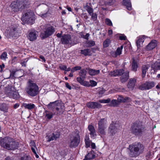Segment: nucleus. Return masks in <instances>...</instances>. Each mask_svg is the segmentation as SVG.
Returning <instances> with one entry per match:
<instances>
[{
  "mask_svg": "<svg viewBox=\"0 0 160 160\" xmlns=\"http://www.w3.org/2000/svg\"><path fill=\"white\" fill-rule=\"evenodd\" d=\"M87 107L90 108H101L102 105L97 102H89L87 103Z\"/></svg>",
  "mask_w": 160,
  "mask_h": 160,
  "instance_id": "nucleus-19",
  "label": "nucleus"
},
{
  "mask_svg": "<svg viewBox=\"0 0 160 160\" xmlns=\"http://www.w3.org/2000/svg\"><path fill=\"white\" fill-rule=\"evenodd\" d=\"M87 73V71L86 70L82 69L79 72V74L80 76L78 78H80L81 79H84L86 77V76Z\"/></svg>",
  "mask_w": 160,
  "mask_h": 160,
  "instance_id": "nucleus-33",
  "label": "nucleus"
},
{
  "mask_svg": "<svg viewBox=\"0 0 160 160\" xmlns=\"http://www.w3.org/2000/svg\"><path fill=\"white\" fill-rule=\"evenodd\" d=\"M0 58L1 59L6 60V59L8 58L7 53L6 52H3L1 55Z\"/></svg>",
  "mask_w": 160,
  "mask_h": 160,
  "instance_id": "nucleus-45",
  "label": "nucleus"
},
{
  "mask_svg": "<svg viewBox=\"0 0 160 160\" xmlns=\"http://www.w3.org/2000/svg\"><path fill=\"white\" fill-rule=\"evenodd\" d=\"M85 157L89 160L94 159L95 157V155L93 153V152H91L88 153Z\"/></svg>",
  "mask_w": 160,
  "mask_h": 160,
  "instance_id": "nucleus-39",
  "label": "nucleus"
},
{
  "mask_svg": "<svg viewBox=\"0 0 160 160\" xmlns=\"http://www.w3.org/2000/svg\"><path fill=\"white\" fill-rule=\"evenodd\" d=\"M136 82V80L135 79H130L128 85V88L132 90L134 87Z\"/></svg>",
  "mask_w": 160,
  "mask_h": 160,
  "instance_id": "nucleus-28",
  "label": "nucleus"
},
{
  "mask_svg": "<svg viewBox=\"0 0 160 160\" xmlns=\"http://www.w3.org/2000/svg\"><path fill=\"white\" fill-rule=\"evenodd\" d=\"M157 45L156 41L152 40L147 46L146 49L147 50H152Z\"/></svg>",
  "mask_w": 160,
  "mask_h": 160,
  "instance_id": "nucleus-23",
  "label": "nucleus"
},
{
  "mask_svg": "<svg viewBox=\"0 0 160 160\" xmlns=\"http://www.w3.org/2000/svg\"><path fill=\"white\" fill-rule=\"evenodd\" d=\"M80 141V136L78 134L74 135L71 139L70 146L71 147H75L78 146Z\"/></svg>",
  "mask_w": 160,
  "mask_h": 160,
  "instance_id": "nucleus-10",
  "label": "nucleus"
},
{
  "mask_svg": "<svg viewBox=\"0 0 160 160\" xmlns=\"http://www.w3.org/2000/svg\"><path fill=\"white\" fill-rule=\"evenodd\" d=\"M59 68L62 70L65 71L67 69V67L65 65H61L59 66Z\"/></svg>",
  "mask_w": 160,
  "mask_h": 160,
  "instance_id": "nucleus-55",
  "label": "nucleus"
},
{
  "mask_svg": "<svg viewBox=\"0 0 160 160\" xmlns=\"http://www.w3.org/2000/svg\"><path fill=\"white\" fill-rule=\"evenodd\" d=\"M119 104V103L118 101L116 100L113 99L110 102V106L113 107H117Z\"/></svg>",
  "mask_w": 160,
  "mask_h": 160,
  "instance_id": "nucleus-42",
  "label": "nucleus"
},
{
  "mask_svg": "<svg viewBox=\"0 0 160 160\" xmlns=\"http://www.w3.org/2000/svg\"><path fill=\"white\" fill-rule=\"evenodd\" d=\"M61 42L63 44L73 45L74 44V41L73 38L68 34L63 36L61 39Z\"/></svg>",
  "mask_w": 160,
  "mask_h": 160,
  "instance_id": "nucleus-9",
  "label": "nucleus"
},
{
  "mask_svg": "<svg viewBox=\"0 0 160 160\" xmlns=\"http://www.w3.org/2000/svg\"><path fill=\"white\" fill-rule=\"evenodd\" d=\"M109 75L111 76L116 77L122 75L121 80L122 82H126L129 78V72L126 71L124 72L123 69L117 70L110 72Z\"/></svg>",
  "mask_w": 160,
  "mask_h": 160,
  "instance_id": "nucleus-4",
  "label": "nucleus"
},
{
  "mask_svg": "<svg viewBox=\"0 0 160 160\" xmlns=\"http://www.w3.org/2000/svg\"><path fill=\"white\" fill-rule=\"evenodd\" d=\"M17 1L22 11L27 8L30 3L29 0H17Z\"/></svg>",
  "mask_w": 160,
  "mask_h": 160,
  "instance_id": "nucleus-13",
  "label": "nucleus"
},
{
  "mask_svg": "<svg viewBox=\"0 0 160 160\" xmlns=\"http://www.w3.org/2000/svg\"><path fill=\"white\" fill-rule=\"evenodd\" d=\"M155 86L153 82H147L139 86V88L141 90H148L151 88Z\"/></svg>",
  "mask_w": 160,
  "mask_h": 160,
  "instance_id": "nucleus-16",
  "label": "nucleus"
},
{
  "mask_svg": "<svg viewBox=\"0 0 160 160\" xmlns=\"http://www.w3.org/2000/svg\"><path fill=\"white\" fill-rule=\"evenodd\" d=\"M39 58H40L42 59V61H43L44 62H45L46 60H45V58H44V57H43L42 56H40L39 57Z\"/></svg>",
  "mask_w": 160,
  "mask_h": 160,
  "instance_id": "nucleus-61",
  "label": "nucleus"
},
{
  "mask_svg": "<svg viewBox=\"0 0 160 160\" xmlns=\"http://www.w3.org/2000/svg\"><path fill=\"white\" fill-rule=\"evenodd\" d=\"M60 135L59 133L57 132L48 134L46 136L47 141L48 142H50L52 141L56 140L59 137Z\"/></svg>",
  "mask_w": 160,
  "mask_h": 160,
  "instance_id": "nucleus-15",
  "label": "nucleus"
},
{
  "mask_svg": "<svg viewBox=\"0 0 160 160\" xmlns=\"http://www.w3.org/2000/svg\"><path fill=\"white\" fill-rule=\"evenodd\" d=\"M21 160H31V159L29 157L25 155L21 158Z\"/></svg>",
  "mask_w": 160,
  "mask_h": 160,
  "instance_id": "nucleus-52",
  "label": "nucleus"
},
{
  "mask_svg": "<svg viewBox=\"0 0 160 160\" xmlns=\"http://www.w3.org/2000/svg\"><path fill=\"white\" fill-rule=\"evenodd\" d=\"M65 86L69 90H71L72 89L71 87L68 82H67L65 83Z\"/></svg>",
  "mask_w": 160,
  "mask_h": 160,
  "instance_id": "nucleus-56",
  "label": "nucleus"
},
{
  "mask_svg": "<svg viewBox=\"0 0 160 160\" xmlns=\"http://www.w3.org/2000/svg\"><path fill=\"white\" fill-rule=\"evenodd\" d=\"M144 148L143 145L139 142H136L129 145L130 156L135 157L139 156L143 152Z\"/></svg>",
  "mask_w": 160,
  "mask_h": 160,
  "instance_id": "nucleus-3",
  "label": "nucleus"
},
{
  "mask_svg": "<svg viewBox=\"0 0 160 160\" xmlns=\"http://www.w3.org/2000/svg\"><path fill=\"white\" fill-rule=\"evenodd\" d=\"M88 73L91 76H95L98 74L100 72L99 70H95L94 69H88Z\"/></svg>",
  "mask_w": 160,
  "mask_h": 160,
  "instance_id": "nucleus-32",
  "label": "nucleus"
},
{
  "mask_svg": "<svg viewBox=\"0 0 160 160\" xmlns=\"http://www.w3.org/2000/svg\"><path fill=\"white\" fill-rule=\"evenodd\" d=\"M8 108V107L5 104H2V106L0 108V110L4 112H7Z\"/></svg>",
  "mask_w": 160,
  "mask_h": 160,
  "instance_id": "nucleus-43",
  "label": "nucleus"
},
{
  "mask_svg": "<svg viewBox=\"0 0 160 160\" xmlns=\"http://www.w3.org/2000/svg\"><path fill=\"white\" fill-rule=\"evenodd\" d=\"M119 102H130L131 101V99L128 97L124 98L121 96H119L117 99Z\"/></svg>",
  "mask_w": 160,
  "mask_h": 160,
  "instance_id": "nucleus-25",
  "label": "nucleus"
},
{
  "mask_svg": "<svg viewBox=\"0 0 160 160\" xmlns=\"http://www.w3.org/2000/svg\"><path fill=\"white\" fill-rule=\"evenodd\" d=\"M138 67L137 61L134 58H133L132 64V70L134 72L136 71Z\"/></svg>",
  "mask_w": 160,
  "mask_h": 160,
  "instance_id": "nucleus-35",
  "label": "nucleus"
},
{
  "mask_svg": "<svg viewBox=\"0 0 160 160\" xmlns=\"http://www.w3.org/2000/svg\"><path fill=\"white\" fill-rule=\"evenodd\" d=\"M34 13L31 10L26 12L22 16L21 19L23 22L30 24H32L34 22Z\"/></svg>",
  "mask_w": 160,
  "mask_h": 160,
  "instance_id": "nucleus-5",
  "label": "nucleus"
},
{
  "mask_svg": "<svg viewBox=\"0 0 160 160\" xmlns=\"http://www.w3.org/2000/svg\"><path fill=\"white\" fill-rule=\"evenodd\" d=\"M17 28L16 27L13 25H12L8 28L5 31V33L7 34L8 37L15 36L17 33Z\"/></svg>",
  "mask_w": 160,
  "mask_h": 160,
  "instance_id": "nucleus-11",
  "label": "nucleus"
},
{
  "mask_svg": "<svg viewBox=\"0 0 160 160\" xmlns=\"http://www.w3.org/2000/svg\"><path fill=\"white\" fill-rule=\"evenodd\" d=\"M105 23L108 26H112V24L111 21L108 18H106L105 20Z\"/></svg>",
  "mask_w": 160,
  "mask_h": 160,
  "instance_id": "nucleus-48",
  "label": "nucleus"
},
{
  "mask_svg": "<svg viewBox=\"0 0 160 160\" xmlns=\"http://www.w3.org/2000/svg\"><path fill=\"white\" fill-rule=\"evenodd\" d=\"M53 114L52 113H47L46 114V116L47 118L50 119L52 117Z\"/></svg>",
  "mask_w": 160,
  "mask_h": 160,
  "instance_id": "nucleus-54",
  "label": "nucleus"
},
{
  "mask_svg": "<svg viewBox=\"0 0 160 160\" xmlns=\"http://www.w3.org/2000/svg\"><path fill=\"white\" fill-rule=\"evenodd\" d=\"M95 44V42L92 40H88L86 42V45L88 47L93 46Z\"/></svg>",
  "mask_w": 160,
  "mask_h": 160,
  "instance_id": "nucleus-40",
  "label": "nucleus"
},
{
  "mask_svg": "<svg viewBox=\"0 0 160 160\" xmlns=\"http://www.w3.org/2000/svg\"><path fill=\"white\" fill-rule=\"evenodd\" d=\"M5 67V65L3 63H2L1 65H0V68L1 69V71L2 70V69Z\"/></svg>",
  "mask_w": 160,
  "mask_h": 160,
  "instance_id": "nucleus-62",
  "label": "nucleus"
},
{
  "mask_svg": "<svg viewBox=\"0 0 160 160\" xmlns=\"http://www.w3.org/2000/svg\"><path fill=\"white\" fill-rule=\"evenodd\" d=\"M90 84V86H91L92 87H93L96 86L97 84V82L93 80H90L89 81V83Z\"/></svg>",
  "mask_w": 160,
  "mask_h": 160,
  "instance_id": "nucleus-49",
  "label": "nucleus"
},
{
  "mask_svg": "<svg viewBox=\"0 0 160 160\" xmlns=\"http://www.w3.org/2000/svg\"><path fill=\"white\" fill-rule=\"evenodd\" d=\"M10 7L12 11L13 12H22L17 0L12 2L11 3L10 5Z\"/></svg>",
  "mask_w": 160,
  "mask_h": 160,
  "instance_id": "nucleus-18",
  "label": "nucleus"
},
{
  "mask_svg": "<svg viewBox=\"0 0 160 160\" xmlns=\"http://www.w3.org/2000/svg\"><path fill=\"white\" fill-rule=\"evenodd\" d=\"M77 80L81 85L85 87H90L89 82L84 80V79H81L80 78H77Z\"/></svg>",
  "mask_w": 160,
  "mask_h": 160,
  "instance_id": "nucleus-24",
  "label": "nucleus"
},
{
  "mask_svg": "<svg viewBox=\"0 0 160 160\" xmlns=\"http://www.w3.org/2000/svg\"><path fill=\"white\" fill-rule=\"evenodd\" d=\"M123 4L125 6L128 10H132V5L130 0H123L122 1Z\"/></svg>",
  "mask_w": 160,
  "mask_h": 160,
  "instance_id": "nucleus-27",
  "label": "nucleus"
},
{
  "mask_svg": "<svg viewBox=\"0 0 160 160\" xmlns=\"http://www.w3.org/2000/svg\"><path fill=\"white\" fill-rule=\"evenodd\" d=\"M98 127H107V122L106 119L102 118L98 122Z\"/></svg>",
  "mask_w": 160,
  "mask_h": 160,
  "instance_id": "nucleus-26",
  "label": "nucleus"
},
{
  "mask_svg": "<svg viewBox=\"0 0 160 160\" xmlns=\"http://www.w3.org/2000/svg\"><path fill=\"white\" fill-rule=\"evenodd\" d=\"M76 71L80 70L81 69V67L79 66H77L74 67Z\"/></svg>",
  "mask_w": 160,
  "mask_h": 160,
  "instance_id": "nucleus-59",
  "label": "nucleus"
},
{
  "mask_svg": "<svg viewBox=\"0 0 160 160\" xmlns=\"http://www.w3.org/2000/svg\"><path fill=\"white\" fill-rule=\"evenodd\" d=\"M30 146L31 147V148L32 152L33 153H36V150H37V148L35 143L34 141L32 140L30 141Z\"/></svg>",
  "mask_w": 160,
  "mask_h": 160,
  "instance_id": "nucleus-37",
  "label": "nucleus"
},
{
  "mask_svg": "<svg viewBox=\"0 0 160 160\" xmlns=\"http://www.w3.org/2000/svg\"><path fill=\"white\" fill-rule=\"evenodd\" d=\"M23 106L25 109H27L29 110L32 109L35 107V105L32 103H24L23 104Z\"/></svg>",
  "mask_w": 160,
  "mask_h": 160,
  "instance_id": "nucleus-31",
  "label": "nucleus"
},
{
  "mask_svg": "<svg viewBox=\"0 0 160 160\" xmlns=\"http://www.w3.org/2000/svg\"><path fill=\"white\" fill-rule=\"evenodd\" d=\"M151 68L154 71L157 70H160V62H156L152 64Z\"/></svg>",
  "mask_w": 160,
  "mask_h": 160,
  "instance_id": "nucleus-30",
  "label": "nucleus"
},
{
  "mask_svg": "<svg viewBox=\"0 0 160 160\" xmlns=\"http://www.w3.org/2000/svg\"><path fill=\"white\" fill-rule=\"evenodd\" d=\"M25 90L28 95L34 97L38 94L39 92V88L33 81L29 79L27 82Z\"/></svg>",
  "mask_w": 160,
  "mask_h": 160,
  "instance_id": "nucleus-2",
  "label": "nucleus"
},
{
  "mask_svg": "<svg viewBox=\"0 0 160 160\" xmlns=\"http://www.w3.org/2000/svg\"><path fill=\"white\" fill-rule=\"evenodd\" d=\"M91 148L93 149H94L96 148V145L95 143L93 142H92L91 143Z\"/></svg>",
  "mask_w": 160,
  "mask_h": 160,
  "instance_id": "nucleus-58",
  "label": "nucleus"
},
{
  "mask_svg": "<svg viewBox=\"0 0 160 160\" xmlns=\"http://www.w3.org/2000/svg\"><path fill=\"white\" fill-rule=\"evenodd\" d=\"M81 54H83L85 56L90 55L91 50L90 49H88L81 50Z\"/></svg>",
  "mask_w": 160,
  "mask_h": 160,
  "instance_id": "nucleus-38",
  "label": "nucleus"
},
{
  "mask_svg": "<svg viewBox=\"0 0 160 160\" xmlns=\"http://www.w3.org/2000/svg\"><path fill=\"white\" fill-rule=\"evenodd\" d=\"M134 102L136 104L139 105L140 103V102L139 101H135Z\"/></svg>",
  "mask_w": 160,
  "mask_h": 160,
  "instance_id": "nucleus-64",
  "label": "nucleus"
},
{
  "mask_svg": "<svg viewBox=\"0 0 160 160\" xmlns=\"http://www.w3.org/2000/svg\"><path fill=\"white\" fill-rule=\"evenodd\" d=\"M107 127H98V132L101 135H105L106 134L105 129Z\"/></svg>",
  "mask_w": 160,
  "mask_h": 160,
  "instance_id": "nucleus-34",
  "label": "nucleus"
},
{
  "mask_svg": "<svg viewBox=\"0 0 160 160\" xmlns=\"http://www.w3.org/2000/svg\"><path fill=\"white\" fill-rule=\"evenodd\" d=\"M103 1V0H102ZM104 4L106 5H113L115 2V0H103Z\"/></svg>",
  "mask_w": 160,
  "mask_h": 160,
  "instance_id": "nucleus-41",
  "label": "nucleus"
},
{
  "mask_svg": "<svg viewBox=\"0 0 160 160\" xmlns=\"http://www.w3.org/2000/svg\"><path fill=\"white\" fill-rule=\"evenodd\" d=\"M110 43V40L109 39H107L103 42V46L104 48L108 47Z\"/></svg>",
  "mask_w": 160,
  "mask_h": 160,
  "instance_id": "nucleus-44",
  "label": "nucleus"
},
{
  "mask_svg": "<svg viewBox=\"0 0 160 160\" xmlns=\"http://www.w3.org/2000/svg\"><path fill=\"white\" fill-rule=\"evenodd\" d=\"M149 67L148 65H144L142 66V78H144L146 74V72Z\"/></svg>",
  "mask_w": 160,
  "mask_h": 160,
  "instance_id": "nucleus-29",
  "label": "nucleus"
},
{
  "mask_svg": "<svg viewBox=\"0 0 160 160\" xmlns=\"http://www.w3.org/2000/svg\"><path fill=\"white\" fill-rule=\"evenodd\" d=\"M88 128L90 132V135L91 138H94L96 136V133L94 127L91 125H89Z\"/></svg>",
  "mask_w": 160,
  "mask_h": 160,
  "instance_id": "nucleus-21",
  "label": "nucleus"
},
{
  "mask_svg": "<svg viewBox=\"0 0 160 160\" xmlns=\"http://www.w3.org/2000/svg\"><path fill=\"white\" fill-rule=\"evenodd\" d=\"M38 36V32L35 30H32L29 31L27 37L30 41H33L36 40Z\"/></svg>",
  "mask_w": 160,
  "mask_h": 160,
  "instance_id": "nucleus-17",
  "label": "nucleus"
},
{
  "mask_svg": "<svg viewBox=\"0 0 160 160\" xmlns=\"http://www.w3.org/2000/svg\"><path fill=\"white\" fill-rule=\"evenodd\" d=\"M111 100L110 98H108L107 99H102L99 100V102L101 103H108L110 102Z\"/></svg>",
  "mask_w": 160,
  "mask_h": 160,
  "instance_id": "nucleus-47",
  "label": "nucleus"
},
{
  "mask_svg": "<svg viewBox=\"0 0 160 160\" xmlns=\"http://www.w3.org/2000/svg\"><path fill=\"white\" fill-rule=\"evenodd\" d=\"M6 93L10 98L16 99L19 97V93L16 91L14 88L12 86H9L6 89Z\"/></svg>",
  "mask_w": 160,
  "mask_h": 160,
  "instance_id": "nucleus-7",
  "label": "nucleus"
},
{
  "mask_svg": "<svg viewBox=\"0 0 160 160\" xmlns=\"http://www.w3.org/2000/svg\"><path fill=\"white\" fill-rule=\"evenodd\" d=\"M108 33V34L109 35H112V31L111 29L109 30Z\"/></svg>",
  "mask_w": 160,
  "mask_h": 160,
  "instance_id": "nucleus-63",
  "label": "nucleus"
},
{
  "mask_svg": "<svg viewBox=\"0 0 160 160\" xmlns=\"http://www.w3.org/2000/svg\"><path fill=\"white\" fill-rule=\"evenodd\" d=\"M84 140L86 147L87 148L89 147L92 142L90 140L89 137L88 136H86L85 137Z\"/></svg>",
  "mask_w": 160,
  "mask_h": 160,
  "instance_id": "nucleus-36",
  "label": "nucleus"
},
{
  "mask_svg": "<svg viewBox=\"0 0 160 160\" xmlns=\"http://www.w3.org/2000/svg\"><path fill=\"white\" fill-rule=\"evenodd\" d=\"M58 102L56 101L54 102H51L50 104H54L55 106H57L56 108V110L57 111L56 114L60 115L63 113L64 111V106L63 103H58Z\"/></svg>",
  "mask_w": 160,
  "mask_h": 160,
  "instance_id": "nucleus-12",
  "label": "nucleus"
},
{
  "mask_svg": "<svg viewBox=\"0 0 160 160\" xmlns=\"http://www.w3.org/2000/svg\"><path fill=\"white\" fill-rule=\"evenodd\" d=\"M19 106V104L18 103H16L13 106V108L15 109H16L18 108Z\"/></svg>",
  "mask_w": 160,
  "mask_h": 160,
  "instance_id": "nucleus-60",
  "label": "nucleus"
},
{
  "mask_svg": "<svg viewBox=\"0 0 160 160\" xmlns=\"http://www.w3.org/2000/svg\"><path fill=\"white\" fill-rule=\"evenodd\" d=\"M89 34L88 33H87L85 35L83 36V38L86 39L88 40Z\"/></svg>",
  "mask_w": 160,
  "mask_h": 160,
  "instance_id": "nucleus-57",
  "label": "nucleus"
},
{
  "mask_svg": "<svg viewBox=\"0 0 160 160\" xmlns=\"http://www.w3.org/2000/svg\"><path fill=\"white\" fill-rule=\"evenodd\" d=\"M144 128L141 123L136 122L133 123L132 127V132L136 135H139L142 134Z\"/></svg>",
  "mask_w": 160,
  "mask_h": 160,
  "instance_id": "nucleus-6",
  "label": "nucleus"
},
{
  "mask_svg": "<svg viewBox=\"0 0 160 160\" xmlns=\"http://www.w3.org/2000/svg\"><path fill=\"white\" fill-rule=\"evenodd\" d=\"M118 126V124L113 122L110 124L108 128V132L111 135H114L117 132Z\"/></svg>",
  "mask_w": 160,
  "mask_h": 160,
  "instance_id": "nucleus-14",
  "label": "nucleus"
},
{
  "mask_svg": "<svg viewBox=\"0 0 160 160\" xmlns=\"http://www.w3.org/2000/svg\"><path fill=\"white\" fill-rule=\"evenodd\" d=\"M119 38L121 40H125L126 37L124 34H121L119 36Z\"/></svg>",
  "mask_w": 160,
  "mask_h": 160,
  "instance_id": "nucleus-53",
  "label": "nucleus"
},
{
  "mask_svg": "<svg viewBox=\"0 0 160 160\" xmlns=\"http://www.w3.org/2000/svg\"><path fill=\"white\" fill-rule=\"evenodd\" d=\"M87 11L90 15H91L92 13H93V9L90 7H88L87 8Z\"/></svg>",
  "mask_w": 160,
  "mask_h": 160,
  "instance_id": "nucleus-50",
  "label": "nucleus"
},
{
  "mask_svg": "<svg viewBox=\"0 0 160 160\" xmlns=\"http://www.w3.org/2000/svg\"><path fill=\"white\" fill-rule=\"evenodd\" d=\"M91 20L93 21V22H96L97 20V15L95 13H92L91 15Z\"/></svg>",
  "mask_w": 160,
  "mask_h": 160,
  "instance_id": "nucleus-46",
  "label": "nucleus"
},
{
  "mask_svg": "<svg viewBox=\"0 0 160 160\" xmlns=\"http://www.w3.org/2000/svg\"><path fill=\"white\" fill-rule=\"evenodd\" d=\"M123 48V46L121 45L118 48L116 51H112L110 52L113 58H116L118 56L120 55L122 53Z\"/></svg>",
  "mask_w": 160,
  "mask_h": 160,
  "instance_id": "nucleus-20",
  "label": "nucleus"
},
{
  "mask_svg": "<svg viewBox=\"0 0 160 160\" xmlns=\"http://www.w3.org/2000/svg\"><path fill=\"white\" fill-rule=\"evenodd\" d=\"M0 143L4 148L9 150H14L18 148V143L13 139L9 137H5L1 140Z\"/></svg>",
  "mask_w": 160,
  "mask_h": 160,
  "instance_id": "nucleus-1",
  "label": "nucleus"
},
{
  "mask_svg": "<svg viewBox=\"0 0 160 160\" xmlns=\"http://www.w3.org/2000/svg\"><path fill=\"white\" fill-rule=\"evenodd\" d=\"M106 90L103 88H102L99 92V94L100 96H102L105 93Z\"/></svg>",
  "mask_w": 160,
  "mask_h": 160,
  "instance_id": "nucleus-51",
  "label": "nucleus"
},
{
  "mask_svg": "<svg viewBox=\"0 0 160 160\" xmlns=\"http://www.w3.org/2000/svg\"><path fill=\"white\" fill-rule=\"evenodd\" d=\"M145 37L144 35H142L139 36L138 38V40L136 42L138 48H140L142 46Z\"/></svg>",
  "mask_w": 160,
  "mask_h": 160,
  "instance_id": "nucleus-22",
  "label": "nucleus"
},
{
  "mask_svg": "<svg viewBox=\"0 0 160 160\" xmlns=\"http://www.w3.org/2000/svg\"><path fill=\"white\" fill-rule=\"evenodd\" d=\"M55 31V29L53 26L47 25L44 29L43 32L41 33V36L43 38H47L52 35Z\"/></svg>",
  "mask_w": 160,
  "mask_h": 160,
  "instance_id": "nucleus-8",
  "label": "nucleus"
}]
</instances>
